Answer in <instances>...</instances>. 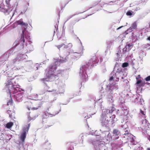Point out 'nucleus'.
Returning a JSON list of instances; mask_svg holds the SVG:
<instances>
[{
    "label": "nucleus",
    "instance_id": "nucleus-1",
    "mask_svg": "<svg viewBox=\"0 0 150 150\" xmlns=\"http://www.w3.org/2000/svg\"><path fill=\"white\" fill-rule=\"evenodd\" d=\"M81 47L80 49L77 51L78 52H74L72 50H70L69 51H68L65 54L66 57L64 58L63 57H60V59H54V63L51 64L49 67L48 69L51 71L54 72V71H56L57 66H58L60 64L63 63L67 62L68 59V56L70 55L71 58L73 59H75V58H79L82 55L83 53V47L82 46V43L80 42Z\"/></svg>",
    "mask_w": 150,
    "mask_h": 150
},
{
    "label": "nucleus",
    "instance_id": "nucleus-2",
    "mask_svg": "<svg viewBox=\"0 0 150 150\" xmlns=\"http://www.w3.org/2000/svg\"><path fill=\"white\" fill-rule=\"evenodd\" d=\"M98 62V57L95 55L80 67L79 74L83 82H85L88 80L87 74L90 73L91 68L96 66Z\"/></svg>",
    "mask_w": 150,
    "mask_h": 150
},
{
    "label": "nucleus",
    "instance_id": "nucleus-3",
    "mask_svg": "<svg viewBox=\"0 0 150 150\" xmlns=\"http://www.w3.org/2000/svg\"><path fill=\"white\" fill-rule=\"evenodd\" d=\"M16 79L13 78L10 79L6 83L5 88L8 90L10 95L12 94H16L13 96L14 98L17 101L20 102L23 100V93L20 91L19 88L17 87L19 86L16 85Z\"/></svg>",
    "mask_w": 150,
    "mask_h": 150
},
{
    "label": "nucleus",
    "instance_id": "nucleus-4",
    "mask_svg": "<svg viewBox=\"0 0 150 150\" xmlns=\"http://www.w3.org/2000/svg\"><path fill=\"white\" fill-rule=\"evenodd\" d=\"M118 85L115 83L113 84H111L110 83L107 85L103 84L101 87V89L100 90L101 96L102 97L106 96L108 98V100L112 104L113 102L112 100L113 97L111 95L112 93V91L114 90H116L118 88Z\"/></svg>",
    "mask_w": 150,
    "mask_h": 150
},
{
    "label": "nucleus",
    "instance_id": "nucleus-5",
    "mask_svg": "<svg viewBox=\"0 0 150 150\" xmlns=\"http://www.w3.org/2000/svg\"><path fill=\"white\" fill-rule=\"evenodd\" d=\"M25 44L28 46L27 43L25 42V40L23 38L16 40L13 43L12 47L5 52L2 56L3 57H5L4 61H6L9 56L13 54V52H15L23 49Z\"/></svg>",
    "mask_w": 150,
    "mask_h": 150
},
{
    "label": "nucleus",
    "instance_id": "nucleus-6",
    "mask_svg": "<svg viewBox=\"0 0 150 150\" xmlns=\"http://www.w3.org/2000/svg\"><path fill=\"white\" fill-rule=\"evenodd\" d=\"M63 71L62 70H58L57 73H55L56 74L47 69V72L46 74V76L47 77L46 78H43L41 79V81L44 83V88L45 90L47 91L50 92L51 91H48L49 87L47 86V83L49 81H54L57 77H58V74H60Z\"/></svg>",
    "mask_w": 150,
    "mask_h": 150
},
{
    "label": "nucleus",
    "instance_id": "nucleus-7",
    "mask_svg": "<svg viewBox=\"0 0 150 150\" xmlns=\"http://www.w3.org/2000/svg\"><path fill=\"white\" fill-rule=\"evenodd\" d=\"M18 25H20L23 26V29L22 31V33L21 35V38L20 39H21L23 38L24 39V36L25 38L28 39L30 37V34L27 31L26 29L28 27V24L24 23L22 19H20L18 21L14 23L10 26H9L8 27L11 30L15 28Z\"/></svg>",
    "mask_w": 150,
    "mask_h": 150
},
{
    "label": "nucleus",
    "instance_id": "nucleus-8",
    "mask_svg": "<svg viewBox=\"0 0 150 150\" xmlns=\"http://www.w3.org/2000/svg\"><path fill=\"white\" fill-rule=\"evenodd\" d=\"M93 134L94 136L90 134L88 135V137L91 138L88 139L89 142L93 145L96 150H101V147L104 146V145L99 142L100 140H103L101 137L100 134L95 135V133Z\"/></svg>",
    "mask_w": 150,
    "mask_h": 150
},
{
    "label": "nucleus",
    "instance_id": "nucleus-9",
    "mask_svg": "<svg viewBox=\"0 0 150 150\" xmlns=\"http://www.w3.org/2000/svg\"><path fill=\"white\" fill-rule=\"evenodd\" d=\"M110 114V110L106 109H103L100 120L101 125L103 127H108L109 123L108 119H106Z\"/></svg>",
    "mask_w": 150,
    "mask_h": 150
},
{
    "label": "nucleus",
    "instance_id": "nucleus-10",
    "mask_svg": "<svg viewBox=\"0 0 150 150\" xmlns=\"http://www.w3.org/2000/svg\"><path fill=\"white\" fill-rule=\"evenodd\" d=\"M117 64H115V68L110 74V81L115 79L116 81H118L122 75L123 74V71L121 68H118Z\"/></svg>",
    "mask_w": 150,
    "mask_h": 150
},
{
    "label": "nucleus",
    "instance_id": "nucleus-11",
    "mask_svg": "<svg viewBox=\"0 0 150 150\" xmlns=\"http://www.w3.org/2000/svg\"><path fill=\"white\" fill-rule=\"evenodd\" d=\"M22 53H19L17 57L12 60L11 62V64H19L22 60L25 58L26 55L25 54L26 52L24 51V50L22 51Z\"/></svg>",
    "mask_w": 150,
    "mask_h": 150
},
{
    "label": "nucleus",
    "instance_id": "nucleus-12",
    "mask_svg": "<svg viewBox=\"0 0 150 150\" xmlns=\"http://www.w3.org/2000/svg\"><path fill=\"white\" fill-rule=\"evenodd\" d=\"M112 133V140L115 141L118 139L119 136L121 135V134L120 131L117 129H114L113 130Z\"/></svg>",
    "mask_w": 150,
    "mask_h": 150
},
{
    "label": "nucleus",
    "instance_id": "nucleus-13",
    "mask_svg": "<svg viewBox=\"0 0 150 150\" xmlns=\"http://www.w3.org/2000/svg\"><path fill=\"white\" fill-rule=\"evenodd\" d=\"M130 95L132 96L133 98H134V100H133V102L134 103H138L140 105H143L142 103L141 99L139 98V97L136 95L132 94L131 93H129L126 94V97H128L129 95Z\"/></svg>",
    "mask_w": 150,
    "mask_h": 150
},
{
    "label": "nucleus",
    "instance_id": "nucleus-14",
    "mask_svg": "<svg viewBox=\"0 0 150 150\" xmlns=\"http://www.w3.org/2000/svg\"><path fill=\"white\" fill-rule=\"evenodd\" d=\"M137 27V25L136 23L135 22H134L132 24L131 26L123 34V36H125L126 35L128 34L129 32H131L133 30L136 28Z\"/></svg>",
    "mask_w": 150,
    "mask_h": 150
},
{
    "label": "nucleus",
    "instance_id": "nucleus-15",
    "mask_svg": "<svg viewBox=\"0 0 150 150\" xmlns=\"http://www.w3.org/2000/svg\"><path fill=\"white\" fill-rule=\"evenodd\" d=\"M59 85V93L61 96V94L62 95H64V87L65 84L64 82H59L58 84Z\"/></svg>",
    "mask_w": 150,
    "mask_h": 150
},
{
    "label": "nucleus",
    "instance_id": "nucleus-16",
    "mask_svg": "<svg viewBox=\"0 0 150 150\" xmlns=\"http://www.w3.org/2000/svg\"><path fill=\"white\" fill-rule=\"evenodd\" d=\"M132 54H128L126 57V58L128 59V62L129 64H130L132 65H133L134 63L133 62L134 59L133 58Z\"/></svg>",
    "mask_w": 150,
    "mask_h": 150
},
{
    "label": "nucleus",
    "instance_id": "nucleus-17",
    "mask_svg": "<svg viewBox=\"0 0 150 150\" xmlns=\"http://www.w3.org/2000/svg\"><path fill=\"white\" fill-rule=\"evenodd\" d=\"M66 42V40H64V43L61 44L60 45H57L56 47H57V49L59 50V51L60 50V48L62 47H63V51L64 52V53H65L66 54V52H66V50L68 48V47L67 45H66L65 43Z\"/></svg>",
    "mask_w": 150,
    "mask_h": 150
},
{
    "label": "nucleus",
    "instance_id": "nucleus-18",
    "mask_svg": "<svg viewBox=\"0 0 150 150\" xmlns=\"http://www.w3.org/2000/svg\"><path fill=\"white\" fill-rule=\"evenodd\" d=\"M101 129H100L99 131L100 132V133H99V134L100 135V136L101 137L102 139L103 140H104V138H105V136L106 135L105 134L106 132H108V131L107 130H103V128H107V127H103L101 125Z\"/></svg>",
    "mask_w": 150,
    "mask_h": 150
},
{
    "label": "nucleus",
    "instance_id": "nucleus-19",
    "mask_svg": "<svg viewBox=\"0 0 150 150\" xmlns=\"http://www.w3.org/2000/svg\"><path fill=\"white\" fill-rule=\"evenodd\" d=\"M127 131V130L126 131H125L126 132V133L124 134L125 136L124 137L126 138V139H127L128 140L130 141L131 142H132V140H133V139L131 138V137L132 138L133 135L131 134L128 133V132H126Z\"/></svg>",
    "mask_w": 150,
    "mask_h": 150
},
{
    "label": "nucleus",
    "instance_id": "nucleus-20",
    "mask_svg": "<svg viewBox=\"0 0 150 150\" xmlns=\"http://www.w3.org/2000/svg\"><path fill=\"white\" fill-rule=\"evenodd\" d=\"M61 111V108H60V109L59 111H56L55 113H54V114H51L50 113L48 112H45L44 113V115L45 116L48 117H52L55 116L56 115L58 114L59 112Z\"/></svg>",
    "mask_w": 150,
    "mask_h": 150
},
{
    "label": "nucleus",
    "instance_id": "nucleus-21",
    "mask_svg": "<svg viewBox=\"0 0 150 150\" xmlns=\"http://www.w3.org/2000/svg\"><path fill=\"white\" fill-rule=\"evenodd\" d=\"M109 120H108L109 122L111 121L112 122L111 125H113L115 122V121L117 120L116 119H115V115H112L110 114L109 116Z\"/></svg>",
    "mask_w": 150,
    "mask_h": 150
},
{
    "label": "nucleus",
    "instance_id": "nucleus-22",
    "mask_svg": "<svg viewBox=\"0 0 150 150\" xmlns=\"http://www.w3.org/2000/svg\"><path fill=\"white\" fill-rule=\"evenodd\" d=\"M105 134H106V135L105 137L104 140L106 139L107 141H109L110 139L112 140V136H111L109 131L106 132Z\"/></svg>",
    "mask_w": 150,
    "mask_h": 150
},
{
    "label": "nucleus",
    "instance_id": "nucleus-23",
    "mask_svg": "<svg viewBox=\"0 0 150 150\" xmlns=\"http://www.w3.org/2000/svg\"><path fill=\"white\" fill-rule=\"evenodd\" d=\"M26 132L27 131L24 130L23 129V132L21 133V134L20 138L21 140L23 142H24L25 139L26 138Z\"/></svg>",
    "mask_w": 150,
    "mask_h": 150
},
{
    "label": "nucleus",
    "instance_id": "nucleus-24",
    "mask_svg": "<svg viewBox=\"0 0 150 150\" xmlns=\"http://www.w3.org/2000/svg\"><path fill=\"white\" fill-rule=\"evenodd\" d=\"M7 67H10V69H13V71H16V70H21L23 69V67H13L12 66H8L7 65Z\"/></svg>",
    "mask_w": 150,
    "mask_h": 150
},
{
    "label": "nucleus",
    "instance_id": "nucleus-25",
    "mask_svg": "<svg viewBox=\"0 0 150 150\" xmlns=\"http://www.w3.org/2000/svg\"><path fill=\"white\" fill-rule=\"evenodd\" d=\"M0 11L3 12L5 15H8L9 13L8 10L3 7H0Z\"/></svg>",
    "mask_w": 150,
    "mask_h": 150
},
{
    "label": "nucleus",
    "instance_id": "nucleus-26",
    "mask_svg": "<svg viewBox=\"0 0 150 150\" xmlns=\"http://www.w3.org/2000/svg\"><path fill=\"white\" fill-rule=\"evenodd\" d=\"M50 143L48 140H46L45 143V145L47 146V148H45V150H49Z\"/></svg>",
    "mask_w": 150,
    "mask_h": 150
},
{
    "label": "nucleus",
    "instance_id": "nucleus-27",
    "mask_svg": "<svg viewBox=\"0 0 150 150\" xmlns=\"http://www.w3.org/2000/svg\"><path fill=\"white\" fill-rule=\"evenodd\" d=\"M126 14L127 16H130L132 17L134 15V13L132 11L129 10L127 12Z\"/></svg>",
    "mask_w": 150,
    "mask_h": 150
},
{
    "label": "nucleus",
    "instance_id": "nucleus-28",
    "mask_svg": "<svg viewBox=\"0 0 150 150\" xmlns=\"http://www.w3.org/2000/svg\"><path fill=\"white\" fill-rule=\"evenodd\" d=\"M13 125V123L12 122H10L6 124V127L8 129L11 128Z\"/></svg>",
    "mask_w": 150,
    "mask_h": 150
},
{
    "label": "nucleus",
    "instance_id": "nucleus-29",
    "mask_svg": "<svg viewBox=\"0 0 150 150\" xmlns=\"http://www.w3.org/2000/svg\"><path fill=\"white\" fill-rule=\"evenodd\" d=\"M29 44L28 45V48L30 51H32L33 50V46L31 44V42H29Z\"/></svg>",
    "mask_w": 150,
    "mask_h": 150
},
{
    "label": "nucleus",
    "instance_id": "nucleus-30",
    "mask_svg": "<svg viewBox=\"0 0 150 150\" xmlns=\"http://www.w3.org/2000/svg\"><path fill=\"white\" fill-rule=\"evenodd\" d=\"M133 45L132 43H128L126 44L125 46L127 47H126L127 48L128 51H129L131 49Z\"/></svg>",
    "mask_w": 150,
    "mask_h": 150
},
{
    "label": "nucleus",
    "instance_id": "nucleus-31",
    "mask_svg": "<svg viewBox=\"0 0 150 150\" xmlns=\"http://www.w3.org/2000/svg\"><path fill=\"white\" fill-rule=\"evenodd\" d=\"M13 103V101L11 97V95L10 96V99L7 101V105H11Z\"/></svg>",
    "mask_w": 150,
    "mask_h": 150
},
{
    "label": "nucleus",
    "instance_id": "nucleus-32",
    "mask_svg": "<svg viewBox=\"0 0 150 150\" xmlns=\"http://www.w3.org/2000/svg\"><path fill=\"white\" fill-rule=\"evenodd\" d=\"M13 73L12 71H8L7 73V76L9 78L12 77V76L13 75Z\"/></svg>",
    "mask_w": 150,
    "mask_h": 150
},
{
    "label": "nucleus",
    "instance_id": "nucleus-33",
    "mask_svg": "<svg viewBox=\"0 0 150 150\" xmlns=\"http://www.w3.org/2000/svg\"><path fill=\"white\" fill-rule=\"evenodd\" d=\"M102 100L101 99H99L98 100V102L99 103V106H100V108H101V109H102L103 108V107H102V106H103L102 102H102Z\"/></svg>",
    "mask_w": 150,
    "mask_h": 150
},
{
    "label": "nucleus",
    "instance_id": "nucleus-34",
    "mask_svg": "<svg viewBox=\"0 0 150 150\" xmlns=\"http://www.w3.org/2000/svg\"><path fill=\"white\" fill-rule=\"evenodd\" d=\"M89 100L91 102H92L93 103H95V98L94 96H90V97Z\"/></svg>",
    "mask_w": 150,
    "mask_h": 150
},
{
    "label": "nucleus",
    "instance_id": "nucleus-35",
    "mask_svg": "<svg viewBox=\"0 0 150 150\" xmlns=\"http://www.w3.org/2000/svg\"><path fill=\"white\" fill-rule=\"evenodd\" d=\"M85 11L82 12H81V13H77V14H74L73 15H72L71 16H70L69 17H68L67 18V20H66V21H65V22H66L67 21H68V20H69V19H70L72 17H73V16H75V15H78L79 14V13H83V12H84Z\"/></svg>",
    "mask_w": 150,
    "mask_h": 150
},
{
    "label": "nucleus",
    "instance_id": "nucleus-36",
    "mask_svg": "<svg viewBox=\"0 0 150 150\" xmlns=\"http://www.w3.org/2000/svg\"><path fill=\"white\" fill-rule=\"evenodd\" d=\"M91 112L92 113L90 114L91 115H92L95 114L97 112L96 109L93 108V109L91 110Z\"/></svg>",
    "mask_w": 150,
    "mask_h": 150
},
{
    "label": "nucleus",
    "instance_id": "nucleus-37",
    "mask_svg": "<svg viewBox=\"0 0 150 150\" xmlns=\"http://www.w3.org/2000/svg\"><path fill=\"white\" fill-rule=\"evenodd\" d=\"M30 126V124L29 123L28 124V126L27 127H24L23 128V129L24 130H25L27 132H28V130L29 129V128Z\"/></svg>",
    "mask_w": 150,
    "mask_h": 150
},
{
    "label": "nucleus",
    "instance_id": "nucleus-38",
    "mask_svg": "<svg viewBox=\"0 0 150 150\" xmlns=\"http://www.w3.org/2000/svg\"><path fill=\"white\" fill-rule=\"evenodd\" d=\"M8 114L9 115V117L10 118H12V112L10 110H8L7 112Z\"/></svg>",
    "mask_w": 150,
    "mask_h": 150
},
{
    "label": "nucleus",
    "instance_id": "nucleus-39",
    "mask_svg": "<svg viewBox=\"0 0 150 150\" xmlns=\"http://www.w3.org/2000/svg\"><path fill=\"white\" fill-rule=\"evenodd\" d=\"M145 84H148V85H150V83H149L147 82H146L145 80L142 81V86H144Z\"/></svg>",
    "mask_w": 150,
    "mask_h": 150
},
{
    "label": "nucleus",
    "instance_id": "nucleus-40",
    "mask_svg": "<svg viewBox=\"0 0 150 150\" xmlns=\"http://www.w3.org/2000/svg\"><path fill=\"white\" fill-rule=\"evenodd\" d=\"M50 92H53V94H54V96H55L57 95H58L59 93V91L57 92L56 90H52V91H51Z\"/></svg>",
    "mask_w": 150,
    "mask_h": 150
},
{
    "label": "nucleus",
    "instance_id": "nucleus-41",
    "mask_svg": "<svg viewBox=\"0 0 150 150\" xmlns=\"http://www.w3.org/2000/svg\"><path fill=\"white\" fill-rule=\"evenodd\" d=\"M129 63L127 62H125L122 64V67L123 68L126 67L128 66Z\"/></svg>",
    "mask_w": 150,
    "mask_h": 150
},
{
    "label": "nucleus",
    "instance_id": "nucleus-42",
    "mask_svg": "<svg viewBox=\"0 0 150 150\" xmlns=\"http://www.w3.org/2000/svg\"><path fill=\"white\" fill-rule=\"evenodd\" d=\"M127 98L130 99V100L132 102H133V100H134V98H133L132 97V96L131 95H129L128 97H126Z\"/></svg>",
    "mask_w": 150,
    "mask_h": 150
},
{
    "label": "nucleus",
    "instance_id": "nucleus-43",
    "mask_svg": "<svg viewBox=\"0 0 150 150\" xmlns=\"http://www.w3.org/2000/svg\"><path fill=\"white\" fill-rule=\"evenodd\" d=\"M125 46L122 49V53L123 54H125L127 52H128L127 48Z\"/></svg>",
    "mask_w": 150,
    "mask_h": 150
},
{
    "label": "nucleus",
    "instance_id": "nucleus-44",
    "mask_svg": "<svg viewBox=\"0 0 150 150\" xmlns=\"http://www.w3.org/2000/svg\"><path fill=\"white\" fill-rule=\"evenodd\" d=\"M112 45V43L111 42H108L107 44V48H110Z\"/></svg>",
    "mask_w": 150,
    "mask_h": 150
},
{
    "label": "nucleus",
    "instance_id": "nucleus-45",
    "mask_svg": "<svg viewBox=\"0 0 150 150\" xmlns=\"http://www.w3.org/2000/svg\"><path fill=\"white\" fill-rule=\"evenodd\" d=\"M115 110V108H114V107L113 106H112V107H111V110H110V114L111 113H112V112L114 110Z\"/></svg>",
    "mask_w": 150,
    "mask_h": 150
},
{
    "label": "nucleus",
    "instance_id": "nucleus-46",
    "mask_svg": "<svg viewBox=\"0 0 150 150\" xmlns=\"http://www.w3.org/2000/svg\"><path fill=\"white\" fill-rule=\"evenodd\" d=\"M122 54L121 53V51H118V52L117 53V56L118 57H120V55L122 56Z\"/></svg>",
    "mask_w": 150,
    "mask_h": 150
},
{
    "label": "nucleus",
    "instance_id": "nucleus-47",
    "mask_svg": "<svg viewBox=\"0 0 150 150\" xmlns=\"http://www.w3.org/2000/svg\"><path fill=\"white\" fill-rule=\"evenodd\" d=\"M11 0H8V1H7V0L6 1V3L7 5V6L8 7H9L10 6V4H9V1H10Z\"/></svg>",
    "mask_w": 150,
    "mask_h": 150
},
{
    "label": "nucleus",
    "instance_id": "nucleus-48",
    "mask_svg": "<svg viewBox=\"0 0 150 150\" xmlns=\"http://www.w3.org/2000/svg\"><path fill=\"white\" fill-rule=\"evenodd\" d=\"M142 81L140 80H139L137 81V84H139L141 86Z\"/></svg>",
    "mask_w": 150,
    "mask_h": 150
},
{
    "label": "nucleus",
    "instance_id": "nucleus-49",
    "mask_svg": "<svg viewBox=\"0 0 150 150\" xmlns=\"http://www.w3.org/2000/svg\"><path fill=\"white\" fill-rule=\"evenodd\" d=\"M145 80L146 81H150V75L146 78L145 79Z\"/></svg>",
    "mask_w": 150,
    "mask_h": 150
},
{
    "label": "nucleus",
    "instance_id": "nucleus-50",
    "mask_svg": "<svg viewBox=\"0 0 150 150\" xmlns=\"http://www.w3.org/2000/svg\"><path fill=\"white\" fill-rule=\"evenodd\" d=\"M67 45L68 48L69 47V49H70L71 48L72 46V45L71 43H69Z\"/></svg>",
    "mask_w": 150,
    "mask_h": 150
},
{
    "label": "nucleus",
    "instance_id": "nucleus-51",
    "mask_svg": "<svg viewBox=\"0 0 150 150\" xmlns=\"http://www.w3.org/2000/svg\"><path fill=\"white\" fill-rule=\"evenodd\" d=\"M98 3L97 2H96L95 3H94L92 6L89 9H90L91 8L93 7L96 6L97 4H98Z\"/></svg>",
    "mask_w": 150,
    "mask_h": 150
},
{
    "label": "nucleus",
    "instance_id": "nucleus-52",
    "mask_svg": "<svg viewBox=\"0 0 150 150\" xmlns=\"http://www.w3.org/2000/svg\"><path fill=\"white\" fill-rule=\"evenodd\" d=\"M64 32L63 31H62V35L58 39V40H59L60 39L62 38V37L63 36V35L64 34Z\"/></svg>",
    "mask_w": 150,
    "mask_h": 150
},
{
    "label": "nucleus",
    "instance_id": "nucleus-53",
    "mask_svg": "<svg viewBox=\"0 0 150 150\" xmlns=\"http://www.w3.org/2000/svg\"><path fill=\"white\" fill-rule=\"evenodd\" d=\"M150 46V45L149 44H145L144 45V47L145 48H147L148 47Z\"/></svg>",
    "mask_w": 150,
    "mask_h": 150
},
{
    "label": "nucleus",
    "instance_id": "nucleus-54",
    "mask_svg": "<svg viewBox=\"0 0 150 150\" xmlns=\"http://www.w3.org/2000/svg\"><path fill=\"white\" fill-rule=\"evenodd\" d=\"M140 112L142 114L144 115H145V112L144 111L142 110H140Z\"/></svg>",
    "mask_w": 150,
    "mask_h": 150
},
{
    "label": "nucleus",
    "instance_id": "nucleus-55",
    "mask_svg": "<svg viewBox=\"0 0 150 150\" xmlns=\"http://www.w3.org/2000/svg\"><path fill=\"white\" fill-rule=\"evenodd\" d=\"M44 64L43 63H41L39 65L38 67V66L37 65H36V66H37V67H36L37 69H38V68L40 67V65H42V64Z\"/></svg>",
    "mask_w": 150,
    "mask_h": 150
},
{
    "label": "nucleus",
    "instance_id": "nucleus-56",
    "mask_svg": "<svg viewBox=\"0 0 150 150\" xmlns=\"http://www.w3.org/2000/svg\"><path fill=\"white\" fill-rule=\"evenodd\" d=\"M28 122H30L31 120V118L29 115L28 116Z\"/></svg>",
    "mask_w": 150,
    "mask_h": 150
},
{
    "label": "nucleus",
    "instance_id": "nucleus-57",
    "mask_svg": "<svg viewBox=\"0 0 150 150\" xmlns=\"http://www.w3.org/2000/svg\"><path fill=\"white\" fill-rule=\"evenodd\" d=\"M83 137V134H81L79 136V137L81 138L82 139V142L83 141V138H82V137Z\"/></svg>",
    "mask_w": 150,
    "mask_h": 150
},
{
    "label": "nucleus",
    "instance_id": "nucleus-58",
    "mask_svg": "<svg viewBox=\"0 0 150 150\" xmlns=\"http://www.w3.org/2000/svg\"><path fill=\"white\" fill-rule=\"evenodd\" d=\"M115 1H111L109 2V4H110V5H111L112 4L115 3Z\"/></svg>",
    "mask_w": 150,
    "mask_h": 150
},
{
    "label": "nucleus",
    "instance_id": "nucleus-59",
    "mask_svg": "<svg viewBox=\"0 0 150 150\" xmlns=\"http://www.w3.org/2000/svg\"><path fill=\"white\" fill-rule=\"evenodd\" d=\"M37 109H38V108H35V107L32 108H31V109L33 110H37Z\"/></svg>",
    "mask_w": 150,
    "mask_h": 150
},
{
    "label": "nucleus",
    "instance_id": "nucleus-60",
    "mask_svg": "<svg viewBox=\"0 0 150 150\" xmlns=\"http://www.w3.org/2000/svg\"><path fill=\"white\" fill-rule=\"evenodd\" d=\"M69 98V100H68V101H67V103H66V104H62V105H66V104H67V103H69L70 102V99H71V98Z\"/></svg>",
    "mask_w": 150,
    "mask_h": 150
},
{
    "label": "nucleus",
    "instance_id": "nucleus-61",
    "mask_svg": "<svg viewBox=\"0 0 150 150\" xmlns=\"http://www.w3.org/2000/svg\"><path fill=\"white\" fill-rule=\"evenodd\" d=\"M123 26H120L118 28H117V30H119V29H120Z\"/></svg>",
    "mask_w": 150,
    "mask_h": 150
},
{
    "label": "nucleus",
    "instance_id": "nucleus-62",
    "mask_svg": "<svg viewBox=\"0 0 150 150\" xmlns=\"http://www.w3.org/2000/svg\"><path fill=\"white\" fill-rule=\"evenodd\" d=\"M147 40H149L150 41V36H149L147 37Z\"/></svg>",
    "mask_w": 150,
    "mask_h": 150
},
{
    "label": "nucleus",
    "instance_id": "nucleus-63",
    "mask_svg": "<svg viewBox=\"0 0 150 150\" xmlns=\"http://www.w3.org/2000/svg\"><path fill=\"white\" fill-rule=\"evenodd\" d=\"M123 76H121L120 77V78L119 79L122 80L123 79Z\"/></svg>",
    "mask_w": 150,
    "mask_h": 150
},
{
    "label": "nucleus",
    "instance_id": "nucleus-64",
    "mask_svg": "<svg viewBox=\"0 0 150 150\" xmlns=\"http://www.w3.org/2000/svg\"><path fill=\"white\" fill-rule=\"evenodd\" d=\"M28 7L27 6V7H26V9L24 11V13H25L26 11H27V9H28Z\"/></svg>",
    "mask_w": 150,
    "mask_h": 150
}]
</instances>
